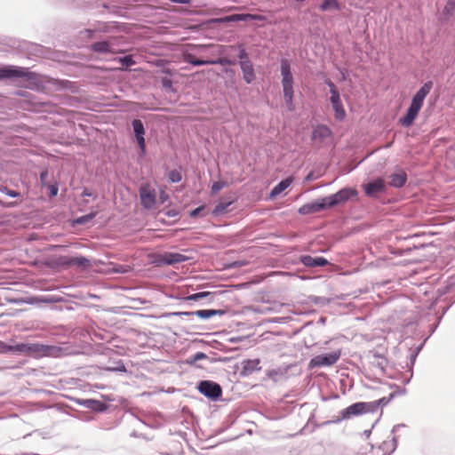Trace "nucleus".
<instances>
[{
	"label": "nucleus",
	"mask_w": 455,
	"mask_h": 455,
	"mask_svg": "<svg viewBox=\"0 0 455 455\" xmlns=\"http://www.w3.org/2000/svg\"><path fill=\"white\" fill-rule=\"evenodd\" d=\"M330 101L335 112L336 119L343 120L346 116V112L340 100L339 92H333L332 95L330 97Z\"/></svg>",
	"instance_id": "obj_17"
},
{
	"label": "nucleus",
	"mask_w": 455,
	"mask_h": 455,
	"mask_svg": "<svg viewBox=\"0 0 455 455\" xmlns=\"http://www.w3.org/2000/svg\"><path fill=\"white\" fill-rule=\"evenodd\" d=\"M17 347V344L15 345H8L4 342L0 343V348L2 352L5 353H19V350H17L15 347Z\"/></svg>",
	"instance_id": "obj_39"
},
{
	"label": "nucleus",
	"mask_w": 455,
	"mask_h": 455,
	"mask_svg": "<svg viewBox=\"0 0 455 455\" xmlns=\"http://www.w3.org/2000/svg\"><path fill=\"white\" fill-rule=\"evenodd\" d=\"M341 355L340 350L321 354L314 356L309 362L310 368L328 367L335 364Z\"/></svg>",
	"instance_id": "obj_8"
},
{
	"label": "nucleus",
	"mask_w": 455,
	"mask_h": 455,
	"mask_svg": "<svg viewBox=\"0 0 455 455\" xmlns=\"http://www.w3.org/2000/svg\"><path fill=\"white\" fill-rule=\"evenodd\" d=\"M291 181L292 180L291 178H287L281 180L277 185H275L272 188L270 192V197H275L276 196L280 195L291 184Z\"/></svg>",
	"instance_id": "obj_27"
},
{
	"label": "nucleus",
	"mask_w": 455,
	"mask_h": 455,
	"mask_svg": "<svg viewBox=\"0 0 455 455\" xmlns=\"http://www.w3.org/2000/svg\"><path fill=\"white\" fill-rule=\"evenodd\" d=\"M96 214H97V212H90L86 215L81 216L76 219V223H77L79 225H84V224L87 223L88 221L92 220V219H94Z\"/></svg>",
	"instance_id": "obj_37"
},
{
	"label": "nucleus",
	"mask_w": 455,
	"mask_h": 455,
	"mask_svg": "<svg viewBox=\"0 0 455 455\" xmlns=\"http://www.w3.org/2000/svg\"><path fill=\"white\" fill-rule=\"evenodd\" d=\"M443 14L446 17H451L455 14V0H448L443 8Z\"/></svg>",
	"instance_id": "obj_33"
},
{
	"label": "nucleus",
	"mask_w": 455,
	"mask_h": 455,
	"mask_svg": "<svg viewBox=\"0 0 455 455\" xmlns=\"http://www.w3.org/2000/svg\"><path fill=\"white\" fill-rule=\"evenodd\" d=\"M395 427H405V425H403V424H398V425H396Z\"/></svg>",
	"instance_id": "obj_58"
},
{
	"label": "nucleus",
	"mask_w": 455,
	"mask_h": 455,
	"mask_svg": "<svg viewBox=\"0 0 455 455\" xmlns=\"http://www.w3.org/2000/svg\"><path fill=\"white\" fill-rule=\"evenodd\" d=\"M224 314L223 310H217V309H203V310H197L194 312H180L177 313V315H195L202 319H209L215 315H222Z\"/></svg>",
	"instance_id": "obj_20"
},
{
	"label": "nucleus",
	"mask_w": 455,
	"mask_h": 455,
	"mask_svg": "<svg viewBox=\"0 0 455 455\" xmlns=\"http://www.w3.org/2000/svg\"><path fill=\"white\" fill-rule=\"evenodd\" d=\"M331 131L328 126L324 124H319L314 128L312 132V139L315 140H319L320 141H323L325 139L331 137Z\"/></svg>",
	"instance_id": "obj_22"
},
{
	"label": "nucleus",
	"mask_w": 455,
	"mask_h": 455,
	"mask_svg": "<svg viewBox=\"0 0 455 455\" xmlns=\"http://www.w3.org/2000/svg\"><path fill=\"white\" fill-rule=\"evenodd\" d=\"M243 364V369L246 373H251L253 371H259L261 370L259 365L260 360L258 358L245 360Z\"/></svg>",
	"instance_id": "obj_26"
},
{
	"label": "nucleus",
	"mask_w": 455,
	"mask_h": 455,
	"mask_svg": "<svg viewBox=\"0 0 455 455\" xmlns=\"http://www.w3.org/2000/svg\"><path fill=\"white\" fill-rule=\"evenodd\" d=\"M168 179L172 183H178L181 180L182 177L179 171L172 170L168 174Z\"/></svg>",
	"instance_id": "obj_38"
},
{
	"label": "nucleus",
	"mask_w": 455,
	"mask_h": 455,
	"mask_svg": "<svg viewBox=\"0 0 455 455\" xmlns=\"http://www.w3.org/2000/svg\"><path fill=\"white\" fill-rule=\"evenodd\" d=\"M117 60L125 68L135 64V60H133V57L132 55H125L124 57L118 58Z\"/></svg>",
	"instance_id": "obj_35"
},
{
	"label": "nucleus",
	"mask_w": 455,
	"mask_h": 455,
	"mask_svg": "<svg viewBox=\"0 0 455 455\" xmlns=\"http://www.w3.org/2000/svg\"><path fill=\"white\" fill-rule=\"evenodd\" d=\"M0 193L5 194L6 196L12 197V198L19 197L20 195L19 192H17L15 190L9 189L5 186L0 187Z\"/></svg>",
	"instance_id": "obj_40"
},
{
	"label": "nucleus",
	"mask_w": 455,
	"mask_h": 455,
	"mask_svg": "<svg viewBox=\"0 0 455 455\" xmlns=\"http://www.w3.org/2000/svg\"><path fill=\"white\" fill-rule=\"evenodd\" d=\"M293 95L294 92H291L290 94H283L285 104L289 110H293L294 105H293Z\"/></svg>",
	"instance_id": "obj_41"
},
{
	"label": "nucleus",
	"mask_w": 455,
	"mask_h": 455,
	"mask_svg": "<svg viewBox=\"0 0 455 455\" xmlns=\"http://www.w3.org/2000/svg\"><path fill=\"white\" fill-rule=\"evenodd\" d=\"M240 68L243 72V79L248 84H251L255 78L253 65L251 60L239 61Z\"/></svg>",
	"instance_id": "obj_18"
},
{
	"label": "nucleus",
	"mask_w": 455,
	"mask_h": 455,
	"mask_svg": "<svg viewBox=\"0 0 455 455\" xmlns=\"http://www.w3.org/2000/svg\"><path fill=\"white\" fill-rule=\"evenodd\" d=\"M93 399H76L75 402L76 404L81 405L86 409L92 405Z\"/></svg>",
	"instance_id": "obj_43"
},
{
	"label": "nucleus",
	"mask_w": 455,
	"mask_h": 455,
	"mask_svg": "<svg viewBox=\"0 0 455 455\" xmlns=\"http://www.w3.org/2000/svg\"><path fill=\"white\" fill-rule=\"evenodd\" d=\"M371 363L373 367H376L378 368L381 372H384L385 371V368L387 366V359L379 355V354H374L372 355V359L371 361Z\"/></svg>",
	"instance_id": "obj_28"
},
{
	"label": "nucleus",
	"mask_w": 455,
	"mask_h": 455,
	"mask_svg": "<svg viewBox=\"0 0 455 455\" xmlns=\"http://www.w3.org/2000/svg\"><path fill=\"white\" fill-rule=\"evenodd\" d=\"M389 178H390L389 185L391 187H394L396 188H400L403 187L407 180V175L403 172L393 173L392 175H390Z\"/></svg>",
	"instance_id": "obj_24"
},
{
	"label": "nucleus",
	"mask_w": 455,
	"mask_h": 455,
	"mask_svg": "<svg viewBox=\"0 0 455 455\" xmlns=\"http://www.w3.org/2000/svg\"><path fill=\"white\" fill-rule=\"evenodd\" d=\"M163 85L164 87H171L172 82L170 80L164 81Z\"/></svg>",
	"instance_id": "obj_55"
},
{
	"label": "nucleus",
	"mask_w": 455,
	"mask_h": 455,
	"mask_svg": "<svg viewBox=\"0 0 455 455\" xmlns=\"http://www.w3.org/2000/svg\"><path fill=\"white\" fill-rule=\"evenodd\" d=\"M226 182L224 181H216L212 186V193L217 194L219 191H220L223 188L226 187Z\"/></svg>",
	"instance_id": "obj_42"
},
{
	"label": "nucleus",
	"mask_w": 455,
	"mask_h": 455,
	"mask_svg": "<svg viewBox=\"0 0 455 455\" xmlns=\"http://www.w3.org/2000/svg\"><path fill=\"white\" fill-rule=\"evenodd\" d=\"M188 258L178 252H165L158 259V263L163 265H174L177 263L185 262Z\"/></svg>",
	"instance_id": "obj_16"
},
{
	"label": "nucleus",
	"mask_w": 455,
	"mask_h": 455,
	"mask_svg": "<svg viewBox=\"0 0 455 455\" xmlns=\"http://www.w3.org/2000/svg\"><path fill=\"white\" fill-rule=\"evenodd\" d=\"M207 355L203 353V352H197L194 355H193V358L192 360L190 361V363H194V362H196V361H199V360H202V359H204L206 358Z\"/></svg>",
	"instance_id": "obj_47"
},
{
	"label": "nucleus",
	"mask_w": 455,
	"mask_h": 455,
	"mask_svg": "<svg viewBox=\"0 0 455 455\" xmlns=\"http://www.w3.org/2000/svg\"><path fill=\"white\" fill-rule=\"evenodd\" d=\"M198 64H208V65H232L233 62L226 58H217L215 57L210 59V60L207 61H201L198 62Z\"/></svg>",
	"instance_id": "obj_30"
},
{
	"label": "nucleus",
	"mask_w": 455,
	"mask_h": 455,
	"mask_svg": "<svg viewBox=\"0 0 455 455\" xmlns=\"http://www.w3.org/2000/svg\"><path fill=\"white\" fill-rule=\"evenodd\" d=\"M197 389L202 395L212 401H217L222 395L221 387L211 380L200 381Z\"/></svg>",
	"instance_id": "obj_10"
},
{
	"label": "nucleus",
	"mask_w": 455,
	"mask_h": 455,
	"mask_svg": "<svg viewBox=\"0 0 455 455\" xmlns=\"http://www.w3.org/2000/svg\"><path fill=\"white\" fill-rule=\"evenodd\" d=\"M49 189V196L50 197H54L58 195V191H59V188H58V186L56 184H53V185H48L46 186Z\"/></svg>",
	"instance_id": "obj_44"
},
{
	"label": "nucleus",
	"mask_w": 455,
	"mask_h": 455,
	"mask_svg": "<svg viewBox=\"0 0 455 455\" xmlns=\"http://www.w3.org/2000/svg\"><path fill=\"white\" fill-rule=\"evenodd\" d=\"M178 214H179L178 212L175 210H169L168 212H166V215L168 217H176V216H178Z\"/></svg>",
	"instance_id": "obj_51"
},
{
	"label": "nucleus",
	"mask_w": 455,
	"mask_h": 455,
	"mask_svg": "<svg viewBox=\"0 0 455 455\" xmlns=\"http://www.w3.org/2000/svg\"><path fill=\"white\" fill-rule=\"evenodd\" d=\"M364 434L366 435V436H369L371 434V430H365Z\"/></svg>",
	"instance_id": "obj_57"
},
{
	"label": "nucleus",
	"mask_w": 455,
	"mask_h": 455,
	"mask_svg": "<svg viewBox=\"0 0 455 455\" xmlns=\"http://www.w3.org/2000/svg\"><path fill=\"white\" fill-rule=\"evenodd\" d=\"M221 48L222 46L218 44H187L182 47V59L193 66H204L205 64H198V62L210 60L221 54Z\"/></svg>",
	"instance_id": "obj_1"
},
{
	"label": "nucleus",
	"mask_w": 455,
	"mask_h": 455,
	"mask_svg": "<svg viewBox=\"0 0 455 455\" xmlns=\"http://www.w3.org/2000/svg\"><path fill=\"white\" fill-rule=\"evenodd\" d=\"M12 78H25L27 80H32L35 79V73L29 71L27 68L17 66H6L0 68V80Z\"/></svg>",
	"instance_id": "obj_5"
},
{
	"label": "nucleus",
	"mask_w": 455,
	"mask_h": 455,
	"mask_svg": "<svg viewBox=\"0 0 455 455\" xmlns=\"http://www.w3.org/2000/svg\"><path fill=\"white\" fill-rule=\"evenodd\" d=\"M170 1L172 3H177V4H188L190 2V0H170Z\"/></svg>",
	"instance_id": "obj_54"
},
{
	"label": "nucleus",
	"mask_w": 455,
	"mask_h": 455,
	"mask_svg": "<svg viewBox=\"0 0 455 455\" xmlns=\"http://www.w3.org/2000/svg\"><path fill=\"white\" fill-rule=\"evenodd\" d=\"M159 198H160L161 202L164 203V201H166L168 199V195L164 192H161Z\"/></svg>",
	"instance_id": "obj_52"
},
{
	"label": "nucleus",
	"mask_w": 455,
	"mask_h": 455,
	"mask_svg": "<svg viewBox=\"0 0 455 455\" xmlns=\"http://www.w3.org/2000/svg\"><path fill=\"white\" fill-rule=\"evenodd\" d=\"M60 262L68 266H79L84 267L90 263V260L85 257H61Z\"/></svg>",
	"instance_id": "obj_23"
},
{
	"label": "nucleus",
	"mask_w": 455,
	"mask_h": 455,
	"mask_svg": "<svg viewBox=\"0 0 455 455\" xmlns=\"http://www.w3.org/2000/svg\"><path fill=\"white\" fill-rule=\"evenodd\" d=\"M422 348V345H420L419 347H418L416 348L415 351H413L411 354V356H410V360H411V364L413 365L414 363H415V360H416V357L418 356V354L419 352L420 351V349Z\"/></svg>",
	"instance_id": "obj_48"
},
{
	"label": "nucleus",
	"mask_w": 455,
	"mask_h": 455,
	"mask_svg": "<svg viewBox=\"0 0 455 455\" xmlns=\"http://www.w3.org/2000/svg\"><path fill=\"white\" fill-rule=\"evenodd\" d=\"M291 369V365L280 366L276 369H271L267 371V377L272 379L274 382H278L282 379H287V374L289 370Z\"/></svg>",
	"instance_id": "obj_19"
},
{
	"label": "nucleus",
	"mask_w": 455,
	"mask_h": 455,
	"mask_svg": "<svg viewBox=\"0 0 455 455\" xmlns=\"http://www.w3.org/2000/svg\"><path fill=\"white\" fill-rule=\"evenodd\" d=\"M140 197L141 204L146 209H151L156 202L155 190L148 187L140 188Z\"/></svg>",
	"instance_id": "obj_13"
},
{
	"label": "nucleus",
	"mask_w": 455,
	"mask_h": 455,
	"mask_svg": "<svg viewBox=\"0 0 455 455\" xmlns=\"http://www.w3.org/2000/svg\"><path fill=\"white\" fill-rule=\"evenodd\" d=\"M356 196L357 191L355 188H344L333 195L323 197V202H325L327 208H331L344 204Z\"/></svg>",
	"instance_id": "obj_7"
},
{
	"label": "nucleus",
	"mask_w": 455,
	"mask_h": 455,
	"mask_svg": "<svg viewBox=\"0 0 455 455\" xmlns=\"http://www.w3.org/2000/svg\"><path fill=\"white\" fill-rule=\"evenodd\" d=\"M47 178H48V172L43 171L40 173V183H41L42 187L47 186Z\"/></svg>",
	"instance_id": "obj_46"
},
{
	"label": "nucleus",
	"mask_w": 455,
	"mask_h": 455,
	"mask_svg": "<svg viewBox=\"0 0 455 455\" xmlns=\"http://www.w3.org/2000/svg\"><path fill=\"white\" fill-rule=\"evenodd\" d=\"M212 293L209 291H200L196 293L190 294L187 297L183 298L184 301H198L202 299H204L208 296H210Z\"/></svg>",
	"instance_id": "obj_31"
},
{
	"label": "nucleus",
	"mask_w": 455,
	"mask_h": 455,
	"mask_svg": "<svg viewBox=\"0 0 455 455\" xmlns=\"http://www.w3.org/2000/svg\"><path fill=\"white\" fill-rule=\"evenodd\" d=\"M104 370L108 371H118V372H126V371H127L125 365L123 363V362L121 360L116 362V366L106 367V368H104Z\"/></svg>",
	"instance_id": "obj_36"
},
{
	"label": "nucleus",
	"mask_w": 455,
	"mask_h": 455,
	"mask_svg": "<svg viewBox=\"0 0 455 455\" xmlns=\"http://www.w3.org/2000/svg\"><path fill=\"white\" fill-rule=\"evenodd\" d=\"M309 179H311V175H308V176L307 177V180H309Z\"/></svg>",
	"instance_id": "obj_59"
},
{
	"label": "nucleus",
	"mask_w": 455,
	"mask_h": 455,
	"mask_svg": "<svg viewBox=\"0 0 455 455\" xmlns=\"http://www.w3.org/2000/svg\"><path fill=\"white\" fill-rule=\"evenodd\" d=\"M15 348L19 354L33 356H58L61 352L60 347L41 343H18Z\"/></svg>",
	"instance_id": "obj_3"
},
{
	"label": "nucleus",
	"mask_w": 455,
	"mask_h": 455,
	"mask_svg": "<svg viewBox=\"0 0 455 455\" xmlns=\"http://www.w3.org/2000/svg\"><path fill=\"white\" fill-rule=\"evenodd\" d=\"M365 195L369 197H377L386 190V184L381 178H378L363 185Z\"/></svg>",
	"instance_id": "obj_11"
},
{
	"label": "nucleus",
	"mask_w": 455,
	"mask_h": 455,
	"mask_svg": "<svg viewBox=\"0 0 455 455\" xmlns=\"http://www.w3.org/2000/svg\"><path fill=\"white\" fill-rule=\"evenodd\" d=\"M204 205L199 206V207H197V208L194 209L193 211H191V212H190V213H189V216H190L191 218H196V217H197V216L201 213V212H202V211H204Z\"/></svg>",
	"instance_id": "obj_49"
},
{
	"label": "nucleus",
	"mask_w": 455,
	"mask_h": 455,
	"mask_svg": "<svg viewBox=\"0 0 455 455\" xmlns=\"http://www.w3.org/2000/svg\"><path fill=\"white\" fill-rule=\"evenodd\" d=\"M230 204H231L230 202L219 203L212 210V214L215 216H219V215L225 213L228 210V207L230 205Z\"/></svg>",
	"instance_id": "obj_34"
},
{
	"label": "nucleus",
	"mask_w": 455,
	"mask_h": 455,
	"mask_svg": "<svg viewBox=\"0 0 455 455\" xmlns=\"http://www.w3.org/2000/svg\"><path fill=\"white\" fill-rule=\"evenodd\" d=\"M120 30L119 25L116 21L109 22H98L92 28H86L82 33L85 35L87 38L92 39L97 37V34H108L111 35Z\"/></svg>",
	"instance_id": "obj_6"
},
{
	"label": "nucleus",
	"mask_w": 455,
	"mask_h": 455,
	"mask_svg": "<svg viewBox=\"0 0 455 455\" xmlns=\"http://www.w3.org/2000/svg\"><path fill=\"white\" fill-rule=\"evenodd\" d=\"M82 196H93V194L89 191L88 189H84L83 192H82Z\"/></svg>",
	"instance_id": "obj_53"
},
{
	"label": "nucleus",
	"mask_w": 455,
	"mask_h": 455,
	"mask_svg": "<svg viewBox=\"0 0 455 455\" xmlns=\"http://www.w3.org/2000/svg\"><path fill=\"white\" fill-rule=\"evenodd\" d=\"M379 402H357L341 410L334 422L351 419L367 412L378 410Z\"/></svg>",
	"instance_id": "obj_4"
},
{
	"label": "nucleus",
	"mask_w": 455,
	"mask_h": 455,
	"mask_svg": "<svg viewBox=\"0 0 455 455\" xmlns=\"http://www.w3.org/2000/svg\"><path fill=\"white\" fill-rule=\"evenodd\" d=\"M89 410L96 412H102L107 410V404L101 401L93 399Z\"/></svg>",
	"instance_id": "obj_32"
},
{
	"label": "nucleus",
	"mask_w": 455,
	"mask_h": 455,
	"mask_svg": "<svg viewBox=\"0 0 455 455\" xmlns=\"http://www.w3.org/2000/svg\"><path fill=\"white\" fill-rule=\"evenodd\" d=\"M433 88V82H426L413 95L411 104L404 116L399 119V124L403 127L411 126L417 118L426 97Z\"/></svg>",
	"instance_id": "obj_2"
},
{
	"label": "nucleus",
	"mask_w": 455,
	"mask_h": 455,
	"mask_svg": "<svg viewBox=\"0 0 455 455\" xmlns=\"http://www.w3.org/2000/svg\"><path fill=\"white\" fill-rule=\"evenodd\" d=\"M436 328V325L434 327V329L432 330V332H435V330Z\"/></svg>",
	"instance_id": "obj_60"
},
{
	"label": "nucleus",
	"mask_w": 455,
	"mask_h": 455,
	"mask_svg": "<svg viewBox=\"0 0 455 455\" xmlns=\"http://www.w3.org/2000/svg\"><path fill=\"white\" fill-rule=\"evenodd\" d=\"M280 73L282 76V87L283 94H290L293 91V76L291 65L286 59H282L280 63Z\"/></svg>",
	"instance_id": "obj_9"
},
{
	"label": "nucleus",
	"mask_w": 455,
	"mask_h": 455,
	"mask_svg": "<svg viewBox=\"0 0 455 455\" xmlns=\"http://www.w3.org/2000/svg\"><path fill=\"white\" fill-rule=\"evenodd\" d=\"M326 208H327V206L325 204V202H323V197L315 202H311V203L303 204L301 207H299V212L302 215H307V214L318 212Z\"/></svg>",
	"instance_id": "obj_15"
},
{
	"label": "nucleus",
	"mask_w": 455,
	"mask_h": 455,
	"mask_svg": "<svg viewBox=\"0 0 455 455\" xmlns=\"http://www.w3.org/2000/svg\"><path fill=\"white\" fill-rule=\"evenodd\" d=\"M325 84L328 85V87L330 88V93L331 95H332V92H339V91L337 90L335 84L331 81V80H326L325 81Z\"/></svg>",
	"instance_id": "obj_50"
},
{
	"label": "nucleus",
	"mask_w": 455,
	"mask_h": 455,
	"mask_svg": "<svg viewBox=\"0 0 455 455\" xmlns=\"http://www.w3.org/2000/svg\"><path fill=\"white\" fill-rule=\"evenodd\" d=\"M114 36H108V40L99 41L92 44L90 49L97 53L107 54V53H114L113 50V40Z\"/></svg>",
	"instance_id": "obj_14"
},
{
	"label": "nucleus",
	"mask_w": 455,
	"mask_h": 455,
	"mask_svg": "<svg viewBox=\"0 0 455 455\" xmlns=\"http://www.w3.org/2000/svg\"><path fill=\"white\" fill-rule=\"evenodd\" d=\"M300 261L304 266L308 267H324L329 263L323 257H312L310 255L301 256Z\"/></svg>",
	"instance_id": "obj_21"
},
{
	"label": "nucleus",
	"mask_w": 455,
	"mask_h": 455,
	"mask_svg": "<svg viewBox=\"0 0 455 455\" xmlns=\"http://www.w3.org/2000/svg\"><path fill=\"white\" fill-rule=\"evenodd\" d=\"M116 272H118V273H124V272H126V270H124V267L120 266V267H119V268H116Z\"/></svg>",
	"instance_id": "obj_56"
},
{
	"label": "nucleus",
	"mask_w": 455,
	"mask_h": 455,
	"mask_svg": "<svg viewBox=\"0 0 455 455\" xmlns=\"http://www.w3.org/2000/svg\"><path fill=\"white\" fill-rule=\"evenodd\" d=\"M320 10L323 12L330 11V10H340V5L337 0H323V3L319 6Z\"/></svg>",
	"instance_id": "obj_29"
},
{
	"label": "nucleus",
	"mask_w": 455,
	"mask_h": 455,
	"mask_svg": "<svg viewBox=\"0 0 455 455\" xmlns=\"http://www.w3.org/2000/svg\"><path fill=\"white\" fill-rule=\"evenodd\" d=\"M238 58H239L240 61L250 60L248 53L244 48H240Z\"/></svg>",
	"instance_id": "obj_45"
},
{
	"label": "nucleus",
	"mask_w": 455,
	"mask_h": 455,
	"mask_svg": "<svg viewBox=\"0 0 455 455\" xmlns=\"http://www.w3.org/2000/svg\"><path fill=\"white\" fill-rule=\"evenodd\" d=\"M134 136L138 146L140 148L141 155L146 154V142H145V128L141 120L133 119L132 122Z\"/></svg>",
	"instance_id": "obj_12"
},
{
	"label": "nucleus",
	"mask_w": 455,
	"mask_h": 455,
	"mask_svg": "<svg viewBox=\"0 0 455 455\" xmlns=\"http://www.w3.org/2000/svg\"><path fill=\"white\" fill-rule=\"evenodd\" d=\"M248 19H254L251 14L235 13L228 16H225L218 20L219 22H236L245 21Z\"/></svg>",
	"instance_id": "obj_25"
}]
</instances>
